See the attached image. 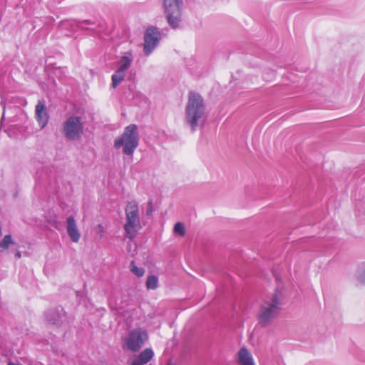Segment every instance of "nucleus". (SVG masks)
I'll return each mask as SVG.
<instances>
[{
    "instance_id": "nucleus-1",
    "label": "nucleus",
    "mask_w": 365,
    "mask_h": 365,
    "mask_svg": "<svg viewBox=\"0 0 365 365\" xmlns=\"http://www.w3.org/2000/svg\"><path fill=\"white\" fill-rule=\"evenodd\" d=\"M205 115V105L200 95L190 92L185 108V123L195 131L197 125L203 121Z\"/></svg>"
},
{
    "instance_id": "nucleus-2",
    "label": "nucleus",
    "mask_w": 365,
    "mask_h": 365,
    "mask_svg": "<svg viewBox=\"0 0 365 365\" xmlns=\"http://www.w3.org/2000/svg\"><path fill=\"white\" fill-rule=\"evenodd\" d=\"M283 294L277 289L270 297H267L261 304L259 322L266 326L279 314L282 305Z\"/></svg>"
},
{
    "instance_id": "nucleus-3",
    "label": "nucleus",
    "mask_w": 365,
    "mask_h": 365,
    "mask_svg": "<svg viewBox=\"0 0 365 365\" xmlns=\"http://www.w3.org/2000/svg\"><path fill=\"white\" fill-rule=\"evenodd\" d=\"M139 140L138 126L130 124L125 128L121 135L115 139L114 147L117 150L121 149L123 154L133 156L139 145Z\"/></svg>"
},
{
    "instance_id": "nucleus-4",
    "label": "nucleus",
    "mask_w": 365,
    "mask_h": 365,
    "mask_svg": "<svg viewBox=\"0 0 365 365\" xmlns=\"http://www.w3.org/2000/svg\"><path fill=\"white\" fill-rule=\"evenodd\" d=\"M125 222L124 230L126 237L133 240L141 228L139 207L137 202L132 200L128 202L125 208Z\"/></svg>"
},
{
    "instance_id": "nucleus-5",
    "label": "nucleus",
    "mask_w": 365,
    "mask_h": 365,
    "mask_svg": "<svg viewBox=\"0 0 365 365\" xmlns=\"http://www.w3.org/2000/svg\"><path fill=\"white\" fill-rule=\"evenodd\" d=\"M84 120L82 116L71 115L62 124V132L69 140H79L83 133Z\"/></svg>"
},
{
    "instance_id": "nucleus-6",
    "label": "nucleus",
    "mask_w": 365,
    "mask_h": 365,
    "mask_svg": "<svg viewBox=\"0 0 365 365\" xmlns=\"http://www.w3.org/2000/svg\"><path fill=\"white\" fill-rule=\"evenodd\" d=\"M134 57L131 51H128L122 53L119 60L116 62L117 68L111 77V86L115 88L126 76L128 70L131 66Z\"/></svg>"
},
{
    "instance_id": "nucleus-7",
    "label": "nucleus",
    "mask_w": 365,
    "mask_h": 365,
    "mask_svg": "<svg viewBox=\"0 0 365 365\" xmlns=\"http://www.w3.org/2000/svg\"><path fill=\"white\" fill-rule=\"evenodd\" d=\"M182 4V0H163L168 22L173 29L177 28L180 21Z\"/></svg>"
},
{
    "instance_id": "nucleus-8",
    "label": "nucleus",
    "mask_w": 365,
    "mask_h": 365,
    "mask_svg": "<svg viewBox=\"0 0 365 365\" xmlns=\"http://www.w3.org/2000/svg\"><path fill=\"white\" fill-rule=\"evenodd\" d=\"M148 337L146 330L142 328H136L129 331L125 339V344L128 349L137 352L143 346Z\"/></svg>"
},
{
    "instance_id": "nucleus-9",
    "label": "nucleus",
    "mask_w": 365,
    "mask_h": 365,
    "mask_svg": "<svg viewBox=\"0 0 365 365\" xmlns=\"http://www.w3.org/2000/svg\"><path fill=\"white\" fill-rule=\"evenodd\" d=\"M159 32L155 28H149L147 29L144 36V53L149 56L157 46L158 43Z\"/></svg>"
},
{
    "instance_id": "nucleus-10",
    "label": "nucleus",
    "mask_w": 365,
    "mask_h": 365,
    "mask_svg": "<svg viewBox=\"0 0 365 365\" xmlns=\"http://www.w3.org/2000/svg\"><path fill=\"white\" fill-rule=\"evenodd\" d=\"M66 231L72 242H78L80 240L81 233L73 216H69L66 219Z\"/></svg>"
},
{
    "instance_id": "nucleus-11",
    "label": "nucleus",
    "mask_w": 365,
    "mask_h": 365,
    "mask_svg": "<svg viewBox=\"0 0 365 365\" xmlns=\"http://www.w3.org/2000/svg\"><path fill=\"white\" fill-rule=\"evenodd\" d=\"M36 117L40 128H43L48 123V115L45 105L40 101L36 106Z\"/></svg>"
},
{
    "instance_id": "nucleus-12",
    "label": "nucleus",
    "mask_w": 365,
    "mask_h": 365,
    "mask_svg": "<svg viewBox=\"0 0 365 365\" xmlns=\"http://www.w3.org/2000/svg\"><path fill=\"white\" fill-rule=\"evenodd\" d=\"M237 362L240 365H255L252 354L246 348L240 349Z\"/></svg>"
},
{
    "instance_id": "nucleus-13",
    "label": "nucleus",
    "mask_w": 365,
    "mask_h": 365,
    "mask_svg": "<svg viewBox=\"0 0 365 365\" xmlns=\"http://www.w3.org/2000/svg\"><path fill=\"white\" fill-rule=\"evenodd\" d=\"M154 353L151 349H145L139 355V359L143 365L149 362L153 357Z\"/></svg>"
},
{
    "instance_id": "nucleus-14",
    "label": "nucleus",
    "mask_w": 365,
    "mask_h": 365,
    "mask_svg": "<svg viewBox=\"0 0 365 365\" xmlns=\"http://www.w3.org/2000/svg\"><path fill=\"white\" fill-rule=\"evenodd\" d=\"M158 286V278L155 275H149L146 280L148 289H155Z\"/></svg>"
},
{
    "instance_id": "nucleus-15",
    "label": "nucleus",
    "mask_w": 365,
    "mask_h": 365,
    "mask_svg": "<svg viewBox=\"0 0 365 365\" xmlns=\"http://www.w3.org/2000/svg\"><path fill=\"white\" fill-rule=\"evenodd\" d=\"M131 272L138 277L143 276L145 273V269L142 267H138L133 261L130 262V264Z\"/></svg>"
},
{
    "instance_id": "nucleus-16",
    "label": "nucleus",
    "mask_w": 365,
    "mask_h": 365,
    "mask_svg": "<svg viewBox=\"0 0 365 365\" xmlns=\"http://www.w3.org/2000/svg\"><path fill=\"white\" fill-rule=\"evenodd\" d=\"M12 237L11 235H5L3 240L0 242V248L3 250L8 249L11 244H13Z\"/></svg>"
},
{
    "instance_id": "nucleus-17",
    "label": "nucleus",
    "mask_w": 365,
    "mask_h": 365,
    "mask_svg": "<svg viewBox=\"0 0 365 365\" xmlns=\"http://www.w3.org/2000/svg\"><path fill=\"white\" fill-rule=\"evenodd\" d=\"M174 232L180 235V236H184L185 234V226L182 222H177L173 228Z\"/></svg>"
},
{
    "instance_id": "nucleus-18",
    "label": "nucleus",
    "mask_w": 365,
    "mask_h": 365,
    "mask_svg": "<svg viewBox=\"0 0 365 365\" xmlns=\"http://www.w3.org/2000/svg\"><path fill=\"white\" fill-rule=\"evenodd\" d=\"M56 317H58V314L54 310L46 314V318L51 324L57 323V319H56Z\"/></svg>"
},
{
    "instance_id": "nucleus-19",
    "label": "nucleus",
    "mask_w": 365,
    "mask_h": 365,
    "mask_svg": "<svg viewBox=\"0 0 365 365\" xmlns=\"http://www.w3.org/2000/svg\"><path fill=\"white\" fill-rule=\"evenodd\" d=\"M358 279L361 282H365V269L360 271Z\"/></svg>"
},
{
    "instance_id": "nucleus-20",
    "label": "nucleus",
    "mask_w": 365,
    "mask_h": 365,
    "mask_svg": "<svg viewBox=\"0 0 365 365\" xmlns=\"http://www.w3.org/2000/svg\"><path fill=\"white\" fill-rule=\"evenodd\" d=\"M153 212V203L152 201H150L148 203V208L147 210V215H150Z\"/></svg>"
},
{
    "instance_id": "nucleus-21",
    "label": "nucleus",
    "mask_w": 365,
    "mask_h": 365,
    "mask_svg": "<svg viewBox=\"0 0 365 365\" xmlns=\"http://www.w3.org/2000/svg\"><path fill=\"white\" fill-rule=\"evenodd\" d=\"M131 365H143V363L138 360H135Z\"/></svg>"
},
{
    "instance_id": "nucleus-22",
    "label": "nucleus",
    "mask_w": 365,
    "mask_h": 365,
    "mask_svg": "<svg viewBox=\"0 0 365 365\" xmlns=\"http://www.w3.org/2000/svg\"><path fill=\"white\" fill-rule=\"evenodd\" d=\"M87 24V21H86V22H84V23H83V24H82V25L81 26V28H83V29H88V27H87V26H84V24Z\"/></svg>"
},
{
    "instance_id": "nucleus-23",
    "label": "nucleus",
    "mask_w": 365,
    "mask_h": 365,
    "mask_svg": "<svg viewBox=\"0 0 365 365\" xmlns=\"http://www.w3.org/2000/svg\"><path fill=\"white\" fill-rule=\"evenodd\" d=\"M16 256L17 258H20L21 257V252L19 251H18L16 253Z\"/></svg>"
}]
</instances>
